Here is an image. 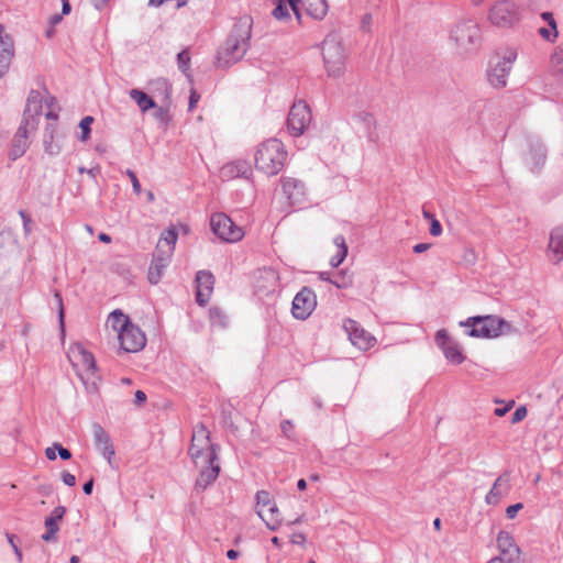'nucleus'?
I'll return each mask as SVG.
<instances>
[{
	"mask_svg": "<svg viewBox=\"0 0 563 563\" xmlns=\"http://www.w3.org/2000/svg\"><path fill=\"white\" fill-rule=\"evenodd\" d=\"M545 148L542 145L531 146L527 162L532 172L539 169L545 162Z\"/></svg>",
	"mask_w": 563,
	"mask_h": 563,
	"instance_id": "30",
	"label": "nucleus"
},
{
	"mask_svg": "<svg viewBox=\"0 0 563 563\" xmlns=\"http://www.w3.org/2000/svg\"><path fill=\"white\" fill-rule=\"evenodd\" d=\"M19 214L21 216V218L23 220V227H24L25 232L29 233L31 231L30 225L32 223L31 217L24 210H20Z\"/></svg>",
	"mask_w": 563,
	"mask_h": 563,
	"instance_id": "58",
	"label": "nucleus"
},
{
	"mask_svg": "<svg viewBox=\"0 0 563 563\" xmlns=\"http://www.w3.org/2000/svg\"><path fill=\"white\" fill-rule=\"evenodd\" d=\"M292 12L295 13L296 15V19L298 21V23H301V19H302V14H301V11H300V8H299V3L301 2V0H287Z\"/></svg>",
	"mask_w": 563,
	"mask_h": 563,
	"instance_id": "52",
	"label": "nucleus"
},
{
	"mask_svg": "<svg viewBox=\"0 0 563 563\" xmlns=\"http://www.w3.org/2000/svg\"><path fill=\"white\" fill-rule=\"evenodd\" d=\"M549 256L553 264L563 260V225L555 227L550 233Z\"/></svg>",
	"mask_w": 563,
	"mask_h": 563,
	"instance_id": "24",
	"label": "nucleus"
},
{
	"mask_svg": "<svg viewBox=\"0 0 563 563\" xmlns=\"http://www.w3.org/2000/svg\"><path fill=\"white\" fill-rule=\"evenodd\" d=\"M256 514L265 521L266 527L272 531L277 530L282 523L279 509L274 501L268 506V519L265 518L263 509H256Z\"/></svg>",
	"mask_w": 563,
	"mask_h": 563,
	"instance_id": "29",
	"label": "nucleus"
},
{
	"mask_svg": "<svg viewBox=\"0 0 563 563\" xmlns=\"http://www.w3.org/2000/svg\"><path fill=\"white\" fill-rule=\"evenodd\" d=\"M324 68L330 77H340L345 70V52L336 33L328 34L322 42Z\"/></svg>",
	"mask_w": 563,
	"mask_h": 563,
	"instance_id": "4",
	"label": "nucleus"
},
{
	"mask_svg": "<svg viewBox=\"0 0 563 563\" xmlns=\"http://www.w3.org/2000/svg\"><path fill=\"white\" fill-rule=\"evenodd\" d=\"M173 253H170V247L164 249L162 246H156L153 256L152 262L148 267V274L147 278L148 282L153 285L158 284L163 276L164 269L168 266L170 262Z\"/></svg>",
	"mask_w": 563,
	"mask_h": 563,
	"instance_id": "15",
	"label": "nucleus"
},
{
	"mask_svg": "<svg viewBox=\"0 0 563 563\" xmlns=\"http://www.w3.org/2000/svg\"><path fill=\"white\" fill-rule=\"evenodd\" d=\"M146 401V395L142 390H136L134 394V402L137 406L143 405Z\"/></svg>",
	"mask_w": 563,
	"mask_h": 563,
	"instance_id": "63",
	"label": "nucleus"
},
{
	"mask_svg": "<svg viewBox=\"0 0 563 563\" xmlns=\"http://www.w3.org/2000/svg\"><path fill=\"white\" fill-rule=\"evenodd\" d=\"M37 122H31L30 119L22 120L9 151V158L15 161L21 157L27 148V133L30 130H35Z\"/></svg>",
	"mask_w": 563,
	"mask_h": 563,
	"instance_id": "16",
	"label": "nucleus"
},
{
	"mask_svg": "<svg viewBox=\"0 0 563 563\" xmlns=\"http://www.w3.org/2000/svg\"><path fill=\"white\" fill-rule=\"evenodd\" d=\"M92 433L96 448L100 451L102 456L107 459L108 463L112 465V457L115 451L110 435L99 423L92 424Z\"/></svg>",
	"mask_w": 563,
	"mask_h": 563,
	"instance_id": "20",
	"label": "nucleus"
},
{
	"mask_svg": "<svg viewBox=\"0 0 563 563\" xmlns=\"http://www.w3.org/2000/svg\"><path fill=\"white\" fill-rule=\"evenodd\" d=\"M460 327L467 329L465 333L468 336L483 339H493L515 331L508 321L494 314L470 317L461 321Z\"/></svg>",
	"mask_w": 563,
	"mask_h": 563,
	"instance_id": "2",
	"label": "nucleus"
},
{
	"mask_svg": "<svg viewBox=\"0 0 563 563\" xmlns=\"http://www.w3.org/2000/svg\"><path fill=\"white\" fill-rule=\"evenodd\" d=\"M218 445L210 443V432L203 423H198L194 428L191 443L188 449V454L196 466H199L200 460L202 462H212L218 460L217 453Z\"/></svg>",
	"mask_w": 563,
	"mask_h": 563,
	"instance_id": "5",
	"label": "nucleus"
},
{
	"mask_svg": "<svg viewBox=\"0 0 563 563\" xmlns=\"http://www.w3.org/2000/svg\"><path fill=\"white\" fill-rule=\"evenodd\" d=\"M155 119H157L162 123H167L169 121V111L165 106H161L156 108L154 112Z\"/></svg>",
	"mask_w": 563,
	"mask_h": 563,
	"instance_id": "47",
	"label": "nucleus"
},
{
	"mask_svg": "<svg viewBox=\"0 0 563 563\" xmlns=\"http://www.w3.org/2000/svg\"><path fill=\"white\" fill-rule=\"evenodd\" d=\"M442 233V225L439 222L438 219L432 218V221L430 222V234L433 236H439Z\"/></svg>",
	"mask_w": 563,
	"mask_h": 563,
	"instance_id": "53",
	"label": "nucleus"
},
{
	"mask_svg": "<svg viewBox=\"0 0 563 563\" xmlns=\"http://www.w3.org/2000/svg\"><path fill=\"white\" fill-rule=\"evenodd\" d=\"M118 339L120 341L121 349L128 353L140 352L146 344L145 333L133 323L128 328L122 329L118 334Z\"/></svg>",
	"mask_w": 563,
	"mask_h": 563,
	"instance_id": "11",
	"label": "nucleus"
},
{
	"mask_svg": "<svg viewBox=\"0 0 563 563\" xmlns=\"http://www.w3.org/2000/svg\"><path fill=\"white\" fill-rule=\"evenodd\" d=\"M199 465H201V470L196 479L195 488L198 490H205L218 478L220 465L218 460H213L212 462H202V460H200Z\"/></svg>",
	"mask_w": 563,
	"mask_h": 563,
	"instance_id": "21",
	"label": "nucleus"
},
{
	"mask_svg": "<svg viewBox=\"0 0 563 563\" xmlns=\"http://www.w3.org/2000/svg\"><path fill=\"white\" fill-rule=\"evenodd\" d=\"M290 542L294 544L302 545L306 542V536L301 532H296L291 536Z\"/></svg>",
	"mask_w": 563,
	"mask_h": 563,
	"instance_id": "61",
	"label": "nucleus"
},
{
	"mask_svg": "<svg viewBox=\"0 0 563 563\" xmlns=\"http://www.w3.org/2000/svg\"><path fill=\"white\" fill-rule=\"evenodd\" d=\"M307 14L314 20H323L328 14L329 5L327 0H307Z\"/></svg>",
	"mask_w": 563,
	"mask_h": 563,
	"instance_id": "28",
	"label": "nucleus"
},
{
	"mask_svg": "<svg viewBox=\"0 0 563 563\" xmlns=\"http://www.w3.org/2000/svg\"><path fill=\"white\" fill-rule=\"evenodd\" d=\"M510 472L505 471L500 476L496 478L493 487L485 496V501L488 505H496L499 499L510 490Z\"/></svg>",
	"mask_w": 563,
	"mask_h": 563,
	"instance_id": "22",
	"label": "nucleus"
},
{
	"mask_svg": "<svg viewBox=\"0 0 563 563\" xmlns=\"http://www.w3.org/2000/svg\"><path fill=\"white\" fill-rule=\"evenodd\" d=\"M54 298L57 302V306H58V321H59V328H60V331L62 333L64 334L65 332V311H64V305H63V298H62V295L59 291H55L54 294Z\"/></svg>",
	"mask_w": 563,
	"mask_h": 563,
	"instance_id": "42",
	"label": "nucleus"
},
{
	"mask_svg": "<svg viewBox=\"0 0 563 563\" xmlns=\"http://www.w3.org/2000/svg\"><path fill=\"white\" fill-rule=\"evenodd\" d=\"M333 243L338 246V252L330 260V265L332 267H338L347 255V245L345 242V238L343 235H336L333 239Z\"/></svg>",
	"mask_w": 563,
	"mask_h": 563,
	"instance_id": "32",
	"label": "nucleus"
},
{
	"mask_svg": "<svg viewBox=\"0 0 563 563\" xmlns=\"http://www.w3.org/2000/svg\"><path fill=\"white\" fill-rule=\"evenodd\" d=\"M66 514V508L64 506H57L48 516L49 518H54V520H62Z\"/></svg>",
	"mask_w": 563,
	"mask_h": 563,
	"instance_id": "55",
	"label": "nucleus"
},
{
	"mask_svg": "<svg viewBox=\"0 0 563 563\" xmlns=\"http://www.w3.org/2000/svg\"><path fill=\"white\" fill-rule=\"evenodd\" d=\"M252 18L241 16L234 24L231 33L217 53L216 65L219 68H229L243 58L250 47L252 36Z\"/></svg>",
	"mask_w": 563,
	"mask_h": 563,
	"instance_id": "1",
	"label": "nucleus"
},
{
	"mask_svg": "<svg viewBox=\"0 0 563 563\" xmlns=\"http://www.w3.org/2000/svg\"><path fill=\"white\" fill-rule=\"evenodd\" d=\"M78 172H79L80 174L86 173V174H88L91 178H96V177H97V175L100 173V168H99V167H93V168H89V169H87L86 167L80 166V167L78 168Z\"/></svg>",
	"mask_w": 563,
	"mask_h": 563,
	"instance_id": "62",
	"label": "nucleus"
},
{
	"mask_svg": "<svg viewBox=\"0 0 563 563\" xmlns=\"http://www.w3.org/2000/svg\"><path fill=\"white\" fill-rule=\"evenodd\" d=\"M287 152L284 144L271 139L260 145L255 154V167L268 176L278 174L284 167Z\"/></svg>",
	"mask_w": 563,
	"mask_h": 563,
	"instance_id": "3",
	"label": "nucleus"
},
{
	"mask_svg": "<svg viewBox=\"0 0 563 563\" xmlns=\"http://www.w3.org/2000/svg\"><path fill=\"white\" fill-rule=\"evenodd\" d=\"M7 538H8V542L10 543V545L13 549V552H14V554L16 556L18 562L21 563L23 555H22V551L20 550V548L14 542L15 536L8 533Z\"/></svg>",
	"mask_w": 563,
	"mask_h": 563,
	"instance_id": "50",
	"label": "nucleus"
},
{
	"mask_svg": "<svg viewBox=\"0 0 563 563\" xmlns=\"http://www.w3.org/2000/svg\"><path fill=\"white\" fill-rule=\"evenodd\" d=\"M280 429H282V432L287 437V438H291V432L294 430V423L291 420H284L282 423H280Z\"/></svg>",
	"mask_w": 563,
	"mask_h": 563,
	"instance_id": "54",
	"label": "nucleus"
},
{
	"mask_svg": "<svg viewBox=\"0 0 563 563\" xmlns=\"http://www.w3.org/2000/svg\"><path fill=\"white\" fill-rule=\"evenodd\" d=\"M46 531L42 534V540L45 542H56L57 541V532L59 531V526L57 520L54 518L47 517L44 521Z\"/></svg>",
	"mask_w": 563,
	"mask_h": 563,
	"instance_id": "34",
	"label": "nucleus"
},
{
	"mask_svg": "<svg viewBox=\"0 0 563 563\" xmlns=\"http://www.w3.org/2000/svg\"><path fill=\"white\" fill-rule=\"evenodd\" d=\"M155 90H159L164 95V99L169 103L172 95V86L165 78H158L152 82Z\"/></svg>",
	"mask_w": 563,
	"mask_h": 563,
	"instance_id": "39",
	"label": "nucleus"
},
{
	"mask_svg": "<svg viewBox=\"0 0 563 563\" xmlns=\"http://www.w3.org/2000/svg\"><path fill=\"white\" fill-rule=\"evenodd\" d=\"M178 234L175 229H167L158 240L156 246H162L164 249L170 247V253L175 250V244L177 241Z\"/></svg>",
	"mask_w": 563,
	"mask_h": 563,
	"instance_id": "35",
	"label": "nucleus"
},
{
	"mask_svg": "<svg viewBox=\"0 0 563 563\" xmlns=\"http://www.w3.org/2000/svg\"><path fill=\"white\" fill-rule=\"evenodd\" d=\"M539 34L542 38H544L548 42L553 43L556 40V37H553V33L547 27H540Z\"/></svg>",
	"mask_w": 563,
	"mask_h": 563,
	"instance_id": "60",
	"label": "nucleus"
},
{
	"mask_svg": "<svg viewBox=\"0 0 563 563\" xmlns=\"http://www.w3.org/2000/svg\"><path fill=\"white\" fill-rule=\"evenodd\" d=\"M55 448L59 449V457L64 461L71 459V452L64 448L60 443L55 442Z\"/></svg>",
	"mask_w": 563,
	"mask_h": 563,
	"instance_id": "59",
	"label": "nucleus"
},
{
	"mask_svg": "<svg viewBox=\"0 0 563 563\" xmlns=\"http://www.w3.org/2000/svg\"><path fill=\"white\" fill-rule=\"evenodd\" d=\"M92 122H93V118L90 115L81 119V121L79 123V128L81 129V136H80L81 141H86L89 139V135L91 132L90 125Z\"/></svg>",
	"mask_w": 563,
	"mask_h": 563,
	"instance_id": "44",
	"label": "nucleus"
},
{
	"mask_svg": "<svg viewBox=\"0 0 563 563\" xmlns=\"http://www.w3.org/2000/svg\"><path fill=\"white\" fill-rule=\"evenodd\" d=\"M435 343L442 350L445 358L454 364L460 365L465 361V355L461 346L452 338H450L446 330L441 329L435 333Z\"/></svg>",
	"mask_w": 563,
	"mask_h": 563,
	"instance_id": "13",
	"label": "nucleus"
},
{
	"mask_svg": "<svg viewBox=\"0 0 563 563\" xmlns=\"http://www.w3.org/2000/svg\"><path fill=\"white\" fill-rule=\"evenodd\" d=\"M317 306V296L309 287H303L292 300L291 312L298 320H306Z\"/></svg>",
	"mask_w": 563,
	"mask_h": 563,
	"instance_id": "12",
	"label": "nucleus"
},
{
	"mask_svg": "<svg viewBox=\"0 0 563 563\" xmlns=\"http://www.w3.org/2000/svg\"><path fill=\"white\" fill-rule=\"evenodd\" d=\"M199 98H200V96L197 93V91L191 90L190 97H189V110H192L196 107Z\"/></svg>",
	"mask_w": 563,
	"mask_h": 563,
	"instance_id": "64",
	"label": "nucleus"
},
{
	"mask_svg": "<svg viewBox=\"0 0 563 563\" xmlns=\"http://www.w3.org/2000/svg\"><path fill=\"white\" fill-rule=\"evenodd\" d=\"M516 58L517 53L515 51H509L503 58H497L496 62L490 60L487 69V78L493 87L499 89L507 85V78Z\"/></svg>",
	"mask_w": 563,
	"mask_h": 563,
	"instance_id": "8",
	"label": "nucleus"
},
{
	"mask_svg": "<svg viewBox=\"0 0 563 563\" xmlns=\"http://www.w3.org/2000/svg\"><path fill=\"white\" fill-rule=\"evenodd\" d=\"M272 14L277 20L290 18L287 5L285 4V2L283 0H278V3L275 7V9L273 10Z\"/></svg>",
	"mask_w": 563,
	"mask_h": 563,
	"instance_id": "43",
	"label": "nucleus"
},
{
	"mask_svg": "<svg viewBox=\"0 0 563 563\" xmlns=\"http://www.w3.org/2000/svg\"><path fill=\"white\" fill-rule=\"evenodd\" d=\"M271 495L266 490H260L256 493V508L262 509L268 507L272 504Z\"/></svg>",
	"mask_w": 563,
	"mask_h": 563,
	"instance_id": "45",
	"label": "nucleus"
},
{
	"mask_svg": "<svg viewBox=\"0 0 563 563\" xmlns=\"http://www.w3.org/2000/svg\"><path fill=\"white\" fill-rule=\"evenodd\" d=\"M332 285H334L339 289H345L352 286L353 284V275L349 273L346 269L338 273L332 280H330Z\"/></svg>",
	"mask_w": 563,
	"mask_h": 563,
	"instance_id": "36",
	"label": "nucleus"
},
{
	"mask_svg": "<svg viewBox=\"0 0 563 563\" xmlns=\"http://www.w3.org/2000/svg\"><path fill=\"white\" fill-rule=\"evenodd\" d=\"M343 328L351 343L362 351L371 349L376 342L375 338L365 331L355 320L346 319Z\"/></svg>",
	"mask_w": 563,
	"mask_h": 563,
	"instance_id": "14",
	"label": "nucleus"
},
{
	"mask_svg": "<svg viewBox=\"0 0 563 563\" xmlns=\"http://www.w3.org/2000/svg\"><path fill=\"white\" fill-rule=\"evenodd\" d=\"M489 20L497 26H511L519 21L518 8L512 1H498L489 11Z\"/></svg>",
	"mask_w": 563,
	"mask_h": 563,
	"instance_id": "10",
	"label": "nucleus"
},
{
	"mask_svg": "<svg viewBox=\"0 0 563 563\" xmlns=\"http://www.w3.org/2000/svg\"><path fill=\"white\" fill-rule=\"evenodd\" d=\"M282 188L290 206H300L306 200L305 185L294 177H283Z\"/></svg>",
	"mask_w": 563,
	"mask_h": 563,
	"instance_id": "18",
	"label": "nucleus"
},
{
	"mask_svg": "<svg viewBox=\"0 0 563 563\" xmlns=\"http://www.w3.org/2000/svg\"><path fill=\"white\" fill-rule=\"evenodd\" d=\"M311 122L309 106L299 100L292 104L287 118V126L294 136L301 135Z\"/></svg>",
	"mask_w": 563,
	"mask_h": 563,
	"instance_id": "9",
	"label": "nucleus"
},
{
	"mask_svg": "<svg viewBox=\"0 0 563 563\" xmlns=\"http://www.w3.org/2000/svg\"><path fill=\"white\" fill-rule=\"evenodd\" d=\"M523 508V504L521 503H517L515 505H510L506 508V517L508 519H514L518 511L521 510Z\"/></svg>",
	"mask_w": 563,
	"mask_h": 563,
	"instance_id": "51",
	"label": "nucleus"
},
{
	"mask_svg": "<svg viewBox=\"0 0 563 563\" xmlns=\"http://www.w3.org/2000/svg\"><path fill=\"white\" fill-rule=\"evenodd\" d=\"M41 109L42 106L38 99V93L35 91H31L27 98L25 110L23 112V120L30 119L31 122H37Z\"/></svg>",
	"mask_w": 563,
	"mask_h": 563,
	"instance_id": "27",
	"label": "nucleus"
},
{
	"mask_svg": "<svg viewBox=\"0 0 563 563\" xmlns=\"http://www.w3.org/2000/svg\"><path fill=\"white\" fill-rule=\"evenodd\" d=\"M109 320L112 324V328L118 331V333L122 330L128 328L132 322L130 321L129 317L125 316L120 310H114L110 313Z\"/></svg>",
	"mask_w": 563,
	"mask_h": 563,
	"instance_id": "33",
	"label": "nucleus"
},
{
	"mask_svg": "<svg viewBox=\"0 0 563 563\" xmlns=\"http://www.w3.org/2000/svg\"><path fill=\"white\" fill-rule=\"evenodd\" d=\"M210 322L214 327L225 328L228 325V317L219 307H211L209 309Z\"/></svg>",
	"mask_w": 563,
	"mask_h": 563,
	"instance_id": "37",
	"label": "nucleus"
},
{
	"mask_svg": "<svg viewBox=\"0 0 563 563\" xmlns=\"http://www.w3.org/2000/svg\"><path fill=\"white\" fill-rule=\"evenodd\" d=\"M62 481L65 485L71 487V486H75L76 484V477L75 475L70 474L69 472L67 471H64L62 473Z\"/></svg>",
	"mask_w": 563,
	"mask_h": 563,
	"instance_id": "57",
	"label": "nucleus"
},
{
	"mask_svg": "<svg viewBox=\"0 0 563 563\" xmlns=\"http://www.w3.org/2000/svg\"><path fill=\"white\" fill-rule=\"evenodd\" d=\"M79 353H80V356H81L82 365L86 367V369L88 372L93 374L96 372V369H97V364H96V360H95V356L92 355V353L86 351L81 346H79Z\"/></svg>",
	"mask_w": 563,
	"mask_h": 563,
	"instance_id": "38",
	"label": "nucleus"
},
{
	"mask_svg": "<svg viewBox=\"0 0 563 563\" xmlns=\"http://www.w3.org/2000/svg\"><path fill=\"white\" fill-rule=\"evenodd\" d=\"M450 37L460 48L468 52L481 43V29L474 20H461L452 29Z\"/></svg>",
	"mask_w": 563,
	"mask_h": 563,
	"instance_id": "6",
	"label": "nucleus"
},
{
	"mask_svg": "<svg viewBox=\"0 0 563 563\" xmlns=\"http://www.w3.org/2000/svg\"><path fill=\"white\" fill-rule=\"evenodd\" d=\"M189 64H190L189 52L187 49H184L180 53H178V55H177L178 68L181 73H184L187 76H188L187 71L189 69Z\"/></svg>",
	"mask_w": 563,
	"mask_h": 563,
	"instance_id": "41",
	"label": "nucleus"
},
{
	"mask_svg": "<svg viewBox=\"0 0 563 563\" xmlns=\"http://www.w3.org/2000/svg\"><path fill=\"white\" fill-rule=\"evenodd\" d=\"M496 541L500 552L499 558H505L508 563H521L520 549L509 532L500 531Z\"/></svg>",
	"mask_w": 563,
	"mask_h": 563,
	"instance_id": "19",
	"label": "nucleus"
},
{
	"mask_svg": "<svg viewBox=\"0 0 563 563\" xmlns=\"http://www.w3.org/2000/svg\"><path fill=\"white\" fill-rule=\"evenodd\" d=\"M195 282L197 284L196 301L203 307L208 303L213 291L214 276L210 271H199L196 274Z\"/></svg>",
	"mask_w": 563,
	"mask_h": 563,
	"instance_id": "17",
	"label": "nucleus"
},
{
	"mask_svg": "<svg viewBox=\"0 0 563 563\" xmlns=\"http://www.w3.org/2000/svg\"><path fill=\"white\" fill-rule=\"evenodd\" d=\"M354 121L363 126L369 140L375 136L376 120L373 113L362 110L354 114Z\"/></svg>",
	"mask_w": 563,
	"mask_h": 563,
	"instance_id": "26",
	"label": "nucleus"
},
{
	"mask_svg": "<svg viewBox=\"0 0 563 563\" xmlns=\"http://www.w3.org/2000/svg\"><path fill=\"white\" fill-rule=\"evenodd\" d=\"M233 406L231 404H223L221 406V417L222 422L227 428H230L232 430H238V428L234 426L232 415H233Z\"/></svg>",
	"mask_w": 563,
	"mask_h": 563,
	"instance_id": "40",
	"label": "nucleus"
},
{
	"mask_svg": "<svg viewBox=\"0 0 563 563\" xmlns=\"http://www.w3.org/2000/svg\"><path fill=\"white\" fill-rule=\"evenodd\" d=\"M44 146H45V151L49 155H54V154L58 153V147L54 146L53 145V140H51L48 136L46 137V135H44Z\"/></svg>",
	"mask_w": 563,
	"mask_h": 563,
	"instance_id": "56",
	"label": "nucleus"
},
{
	"mask_svg": "<svg viewBox=\"0 0 563 563\" xmlns=\"http://www.w3.org/2000/svg\"><path fill=\"white\" fill-rule=\"evenodd\" d=\"M552 64L558 68L559 71L563 73V45L558 47L551 56Z\"/></svg>",
	"mask_w": 563,
	"mask_h": 563,
	"instance_id": "46",
	"label": "nucleus"
},
{
	"mask_svg": "<svg viewBox=\"0 0 563 563\" xmlns=\"http://www.w3.org/2000/svg\"><path fill=\"white\" fill-rule=\"evenodd\" d=\"M130 97L136 102L142 112H146L150 109L156 108V103L153 98L142 90H130Z\"/></svg>",
	"mask_w": 563,
	"mask_h": 563,
	"instance_id": "31",
	"label": "nucleus"
},
{
	"mask_svg": "<svg viewBox=\"0 0 563 563\" xmlns=\"http://www.w3.org/2000/svg\"><path fill=\"white\" fill-rule=\"evenodd\" d=\"M252 175V167L246 161H235L229 164H225L221 168V176L227 179H232L236 177L249 178Z\"/></svg>",
	"mask_w": 563,
	"mask_h": 563,
	"instance_id": "25",
	"label": "nucleus"
},
{
	"mask_svg": "<svg viewBox=\"0 0 563 563\" xmlns=\"http://www.w3.org/2000/svg\"><path fill=\"white\" fill-rule=\"evenodd\" d=\"M527 417V408L525 406L518 407L511 416V422L517 423Z\"/></svg>",
	"mask_w": 563,
	"mask_h": 563,
	"instance_id": "49",
	"label": "nucleus"
},
{
	"mask_svg": "<svg viewBox=\"0 0 563 563\" xmlns=\"http://www.w3.org/2000/svg\"><path fill=\"white\" fill-rule=\"evenodd\" d=\"M210 228L214 235L228 243L238 242L244 236L243 229L223 212H216L211 216Z\"/></svg>",
	"mask_w": 563,
	"mask_h": 563,
	"instance_id": "7",
	"label": "nucleus"
},
{
	"mask_svg": "<svg viewBox=\"0 0 563 563\" xmlns=\"http://www.w3.org/2000/svg\"><path fill=\"white\" fill-rule=\"evenodd\" d=\"M125 174L131 180L134 194L140 195L141 194V184L136 177V174L131 169H126Z\"/></svg>",
	"mask_w": 563,
	"mask_h": 563,
	"instance_id": "48",
	"label": "nucleus"
},
{
	"mask_svg": "<svg viewBox=\"0 0 563 563\" xmlns=\"http://www.w3.org/2000/svg\"><path fill=\"white\" fill-rule=\"evenodd\" d=\"M14 57V41L10 34H4L0 41V78L4 77Z\"/></svg>",
	"mask_w": 563,
	"mask_h": 563,
	"instance_id": "23",
	"label": "nucleus"
}]
</instances>
